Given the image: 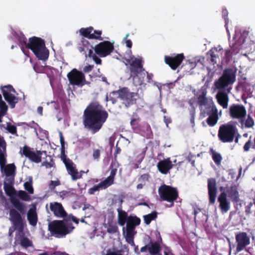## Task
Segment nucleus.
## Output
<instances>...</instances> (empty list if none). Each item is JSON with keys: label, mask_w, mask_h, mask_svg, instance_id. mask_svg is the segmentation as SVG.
<instances>
[{"label": "nucleus", "mask_w": 255, "mask_h": 255, "mask_svg": "<svg viewBox=\"0 0 255 255\" xmlns=\"http://www.w3.org/2000/svg\"><path fill=\"white\" fill-rule=\"evenodd\" d=\"M109 117L108 112L98 102H91L84 111L83 124L93 133L99 131Z\"/></svg>", "instance_id": "1"}, {"label": "nucleus", "mask_w": 255, "mask_h": 255, "mask_svg": "<svg viewBox=\"0 0 255 255\" xmlns=\"http://www.w3.org/2000/svg\"><path fill=\"white\" fill-rule=\"evenodd\" d=\"M10 202L15 207L14 209H10L9 210L10 219L14 227H15L16 232L15 234L14 244L18 245L23 238H25V234L23 232L24 224L23 219L20 213L23 214L25 212L26 207L18 199L14 197H11Z\"/></svg>", "instance_id": "2"}, {"label": "nucleus", "mask_w": 255, "mask_h": 255, "mask_svg": "<svg viewBox=\"0 0 255 255\" xmlns=\"http://www.w3.org/2000/svg\"><path fill=\"white\" fill-rule=\"evenodd\" d=\"M27 48L30 49L39 60L45 61L49 57L45 41L40 37L33 36L28 39Z\"/></svg>", "instance_id": "3"}, {"label": "nucleus", "mask_w": 255, "mask_h": 255, "mask_svg": "<svg viewBox=\"0 0 255 255\" xmlns=\"http://www.w3.org/2000/svg\"><path fill=\"white\" fill-rule=\"evenodd\" d=\"M236 70L232 68H226L222 76L214 82L215 88L219 90L225 89L236 81Z\"/></svg>", "instance_id": "4"}, {"label": "nucleus", "mask_w": 255, "mask_h": 255, "mask_svg": "<svg viewBox=\"0 0 255 255\" xmlns=\"http://www.w3.org/2000/svg\"><path fill=\"white\" fill-rule=\"evenodd\" d=\"M237 132V129L235 126L229 124H224L220 127L218 136L223 142H231L233 141Z\"/></svg>", "instance_id": "5"}, {"label": "nucleus", "mask_w": 255, "mask_h": 255, "mask_svg": "<svg viewBox=\"0 0 255 255\" xmlns=\"http://www.w3.org/2000/svg\"><path fill=\"white\" fill-rule=\"evenodd\" d=\"M158 194L162 201L171 203V206H173V202L176 200L179 196L176 188L165 184L159 187Z\"/></svg>", "instance_id": "6"}, {"label": "nucleus", "mask_w": 255, "mask_h": 255, "mask_svg": "<svg viewBox=\"0 0 255 255\" xmlns=\"http://www.w3.org/2000/svg\"><path fill=\"white\" fill-rule=\"evenodd\" d=\"M120 99L122 104L128 108L136 104L137 100L139 98L138 93L130 92L127 87H123L120 89Z\"/></svg>", "instance_id": "7"}, {"label": "nucleus", "mask_w": 255, "mask_h": 255, "mask_svg": "<svg viewBox=\"0 0 255 255\" xmlns=\"http://www.w3.org/2000/svg\"><path fill=\"white\" fill-rule=\"evenodd\" d=\"M48 229L52 235L57 238L63 237L70 232L64 222L60 220H55L50 223Z\"/></svg>", "instance_id": "8"}, {"label": "nucleus", "mask_w": 255, "mask_h": 255, "mask_svg": "<svg viewBox=\"0 0 255 255\" xmlns=\"http://www.w3.org/2000/svg\"><path fill=\"white\" fill-rule=\"evenodd\" d=\"M133 58L134 60L132 61V63L130 64L129 68L130 76L133 77L134 80L137 78L138 81H137L136 85L140 86L144 84V77L143 76L141 78L139 77L138 75L143 72L144 71V69L143 68L142 64V60L135 57Z\"/></svg>", "instance_id": "9"}, {"label": "nucleus", "mask_w": 255, "mask_h": 255, "mask_svg": "<svg viewBox=\"0 0 255 255\" xmlns=\"http://www.w3.org/2000/svg\"><path fill=\"white\" fill-rule=\"evenodd\" d=\"M67 78L70 84L72 85H76L81 87L86 84L84 74L75 68L72 69L68 73Z\"/></svg>", "instance_id": "10"}, {"label": "nucleus", "mask_w": 255, "mask_h": 255, "mask_svg": "<svg viewBox=\"0 0 255 255\" xmlns=\"http://www.w3.org/2000/svg\"><path fill=\"white\" fill-rule=\"evenodd\" d=\"M114 50V43L109 41L101 42L94 47L95 53L100 57H105L110 55Z\"/></svg>", "instance_id": "11"}, {"label": "nucleus", "mask_w": 255, "mask_h": 255, "mask_svg": "<svg viewBox=\"0 0 255 255\" xmlns=\"http://www.w3.org/2000/svg\"><path fill=\"white\" fill-rule=\"evenodd\" d=\"M229 115L232 119L238 120L240 121L246 117L247 110L243 105L233 104L229 108Z\"/></svg>", "instance_id": "12"}, {"label": "nucleus", "mask_w": 255, "mask_h": 255, "mask_svg": "<svg viewBox=\"0 0 255 255\" xmlns=\"http://www.w3.org/2000/svg\"><path fill=\"white\" fill-rule=\"evenodd\" d=\"M61 158L65 165L67 172L70 175L72 180L76 181L82 178V174L78 171L76 165L72 160L67 158L66 155H64V157H61Z\"/></svg>", "instance_id": "13"}, {"label": "nucleus", "mask_w": 255, "mask_h": 255, "mask_svg": "<svg viewBox=\"0 0 255 255\" xmlns=\"http://www.w3.org/2000/svg\"><path fill=\"white\" fill-rule=\"evenodd\" d=\"M236 252H240L246 249L250 243V237L246 232H242L236 234Z\"/></svg>", "instance_id": "14"}, {"label": "nucleus", "mask_w": 255, "mask_h": 255, "mask_svg": "<svg viewBox=\"0 0 255 255\" xmlns=\"http://www.w3.org/2000/svg\"><path fill=\"white\" fill-rule=\"evenodd\" d=\"M80 34L89 39H96L103 40L101 35L102 31L101 30H94L92 26L87 28H81L79 30Z\"/></svg>", "instance_id": "15"}, {"label": "nucleus", "mask_w": 255, "mask_h": 255, "mask_svg": "<svg viewBox=\"0 0 255 255\" xmlns=\"http://www.w3.org/2000/svg\"><path fill=\"white\" fill-rule=\"evenodd\" d=\"M184 58V54L180 53L174 56H165L164 61L172 70H175L180 66Z\"/></svg>", "instance_id": "16"}, {"label": "nucleus", "mask_w": 255, "mask_h": 255, "mask_svg": "<svg viewBox=\"0 0 255 255\" xmlns=\"http://www.w3.org/2000/svg\"><path fill=\"white\" fill-rule=\"evenodd\" d=\"M77 48L80 53L85 54L87 57V55L90 56L92 55L94 47L90 41L82 38L81 42L78 44Z\"/></svg>", "instance_id": "17"}, {"label": "nucleus", "mask_w": 255, "mask_h": 255, "mask_svg": "<svg viewBox=\"0 0 255 255\" xmlns=\"http://www.w3.org/2000/svg\"><path fill=\"white\" fill-rule=\"evenodd\" d=\"M208 190L209 198V203L213 204L215 202L217 195L216 182L215 178L208 179Z\"/></svg>", "instance_id": "18"}, {"label": "nucleus", "mask_w": 255, "mask_h": 255, "mask_svg": "<svg viewBox=\"0 0 255 255\" xmlns=\"http://www.w3.org/2000/svg\"><path fill=\"white\" fill-rule=\"evenodd\" d=\"M218 202L219 203V207L222 214L227 213L230 209V202L228 199L227 194L222 192L218 197Z\"/></svg>", "instance_id": "19"}, {"label": "nucleus", "mask_w": 255, "mask_h": 255, "mask_svg": "<svg viewBox=\"0 0 255 255\" xmlns=\"http://www.w3.org/2000/svg\"><path fill=\"white\" fill-rule=\"evenodd\" d=\"M49 208L57 217L65 218L67 217V213L62 205L60 203L56 202L50 203Z\"/></svg>", "instance_id": "20"}, {"label": "nucleus", "mask_w": 255, "mask_h": 255, "mask_svg": "<svg viewBox=\"0 0 255 255\" xmlns=\"http://www.w3.org/2000/svg\"><path fill=\"white\" fill-rule=\"evenodd\" d=\"M200 115L203 117L214 113H218V110L212 99H210L209 103L200 108Z\"/></svg>", "instance_id": "21"}, {"label": "nucleus", "mask_w": 255, "mask_h": 255, "mask_svg": "<svg viewBox=\"0 0 255 255\" xmlns=\"http://www.w3.org/2000/svg\"><path fill=\"white\" fill-rule=\"evenodd\" d=\"M157 167L159 171L163 174H166L170 169L173 167V164L169 158L159 161Z\"/></svg>", "instance_id": "22"}, {"label": "nucleus", "mask_w": 255, "mask_h": 255, "mask_svg": "<svg viewBox=\"0 0 255 255\" xmlns=\"http://www.w3.org/2000/svg\"><path fill=\"white\" fill-rule=\"evenodd\" d=\"M225 193L227 194V197L228 196L232 202L237 203L240 201L239 193L235 185L227 187Z\"/></svg>", "instance_id": "23"}, {"label": "nucleus", "mask_w": 255, "mask_h": 255, "mask_svg": "<svg viewBox=\"0 0 255 255\" xmlns=\"http://www.w3.org/2000/svg\"><path fill=\"white\" fill-rule=\"evenodd\" d=\"M141 220L136 216H129L127 222L126 231L136 232L135 227L140 225Z\"/></svg>", "instance_id": "24"}, {"label": "nucleus", "mask_w": 255, "mask_h": 255, "mask_svg": "<svg viewBox=\"0 0 255 255\" xmlns=\"http://www.w3.org/2000/svg\"><path fill=\"white\" fill-rule=\"evenodd\" d=\"M27 218L30 225L33 227L36 225L38 217L36 213V207L35 205H32L28 211Z\"/></svg>", "instance_id": "25"}, {"label": "nucleus", "mask_w": 255, "mask_h": 255, "mask_svg": "<svg viewBox=\"0 0 255 255\" xmlns=\"http://www.w3.org/2000/svg\"><path fill=\"white\" fill-rule=\"evenodd\" d=\"M216 97L218 104L223 109H227L229 100L227 94L225 91H220L218 92Z\"/></svg>", "instance_id": "26"}, {"label": "nucleus", "mask_w": 255, "mask_h": 255, "mask_svg": "<svg viewBox=\"0 0 255 255\" xmlns=\"http://www.w3.org/2000/svg\"><path fill=\"white\" fill-rule=\"evenodd\" d=\"M240 124L242 126V127L245 128H253L255 126V121L250 114L247 115L246 118H244L243 119H241L239 121Z\"/></svg>", "instance_id": "27"}, {"label": "nucleus", "mask_w": 255, "mask_h": 255, "mask_svg": "<svg viewBox=\"0 0 255 255\" xmlns=\"http://www.w3.org/2000/svg\"><path fill=\"white\" fill-rule=\"evenodd\" d=\"M149 240L148 252L151 255H157L161 251V247L159 244L157 242H153L149 236H148Z\"/></svg>", "instance_id": "28"}, {"label": "nucleus", "mask_w": 255, "mask_h": 255, "mask_svg": "<svg viewBox=\"0 0 255 255\" xmlns=\"http://www.w3.org/2000/svg\"><path fill=\"white\" fill-rule=\"evenodd\" d=\"M207 92L205 89L201 91V94L197 97V104L199 106V109L204 107V106L207 104L210 101L211 99H208L207 97Z\"/></svg>", "instance_id": "29"}, {"label": "nucleus", "mask_w": 255, "mask_h": 255, "mask_svg": "<svg viewBox=\"0 0 255 255\" xmlns=\"http://www.w3.org/2000/svg\"><path fill=\"white\" fill-rule=\"evenodd\" d=\"M224 50L222 48L218 49L217 48H212L209 51L210 55V62L213 65L217 63V59H219V54H222Z\"/></svg>", "instance_id": "30"}, {"label": "nucleus", "mask_w": 255, "mask_h": 255, "mask_svg": "<svg viewBox=\"0 0 255 255\" xmlns=\"http://www.w3.org/2000/svg\"><path fill=\"white\" fill-rule=\"evenodd\" d=\"M140 118L138 115L136 113H133L130 122V124L132 129L135 132H138L140 130Z\"/></svg>", "instance_id": "31"}, {"label": "nucleus", "mask_w": 255, "mask_h": 255, "mask_svg": "<svg viewBox=\"0 0 255 255\" xmlns=\"http://www.w3.org/2000/svg\"><path fill=\"white\" fill-rule=\"evenodd\" d=\"M118 212V222L121 226H124L127 223L128 219L129 217L127 212L122 210L121 208L117 209Z\"/></svg>", "instance_id": "32"}, {"label": "nucleus", "mask_w": 255, "mask_h": 255, "mask_svg": "<svg viewBox=\"0 0 255 255\" xmlns=\"http://www.w3.org/2000/svg\"><path fill=\"white\" fill-rule=\"evenodd\" d=\"M3 97L11 109L15 108V104L18 103L19 100L18 98L12 94H8L6 92H3Z\"/></svg>", "instance_id": "33"}, {"label": "nucleus", "mask_w": 255, "mask_h": 255, "mask_svg": "<svg viewBox=\"0 0 255 255\" xmlns=\"http://www.w3.org/2000/svg\"><path fill=\"white\" fill-rule=\"evenodd\" d=\"M110 186L104 181V180H103L98 184L95 185L93 187L89 189L88 193L91 195L94 194L96 191L107 189Z\"/></svg>", "instance_id": "34"}, {"label": "nucleus", "mask_w": 255, "mask_h": 255, "mask_svg": "<svg viewBox=\"0 0 255 255\" xmlns=\"http://www.w3.org/2000/svg\"><path fill=\"white\" fill-rule=\"evenodd\" d=\"M44 153L45 156H47V152L46 151L37 150L36 152H32L29 159L34 162L39 163L41 161V156Z\"/></svg>", "instance_id": "35"}, {"label": "nucleus", "mask_w": 255, "mask_h": 255, "mask_svg": "<svg viewBox=\"0 0 255 255\" xmlns=\"http://www.w3.org/2000/svg\"><path fill=\"white\" fill-rule=\"evenodd\" d=\"M209 153L212 156V158L215 163L219 166L221 164L223 157L220 153L217 152L213 148H211L209 150Z\"/></svg>", "instance_id": "36"}, {"label": "nucleus", "mask_w": 255, "mask_h": 255, "mask_svg": "<svg viewBox=\"0 0 255 255\" xmlns=\"http://www.w3.org/2000/svg\"><path fill=\"white\" fill-rule=\"evenodd\" d=\"M118 98L120 99V89L111 92L109 96L107 95L106 96V101L107 102L108 101H111L112 104H114L117 102Z\"/></svg>", "instance_id": "37"}, {"label": "nucleus", "mask_w": 255, "mask_h": 255, "mask_svg": "<svg viewBox=\"0 0 255 255\" xmlns=\"http://www.w3.org/2000/svg\"><path fill=\"white\" fill-rule=\"evenodd\" d=\"M208 116L209 117L206 120L207 123L210 127L214 126L217 123L219 119L218 113H214Z\"/></svg>", "instance_id": "38"}, {"label": "nucleus", "mask_w": 255, "mask_h": 255, "mask_svg": "<svg viewBox=\"0 0 255 255\" xmlns=\"http://www.w3.org/2000/svg\"><path fill=\"white\" fill-rule=\"evenodd\" d=\"M157 217V212L155 211L143 216V220L146 225H149L151 222Z\"/></svg>", "instance_id": "39"}, {"label": "nucleus", "mask_w": 255, "mask_h": 255, "mask_svg": "<svg viewBox=\"0 0 255 255\" xmlns=\"http://www.w3.org/2000/svg\"><path fill=\"white\" fill-rule=\"evenodd\" d=\"M233 38L235 40V43L233 45L234 47L240 46L245 42V38L240 32H236Z\"/></svg>", "instance_id": "40"}, {"label": "nucleus", "mask_w": 255, "mask_h": 255, "mask_svg": "<svg viewBox=\"0 0 255 255\" xmlns=\"http://www.w3.org/2000/svg\"><path fill=\"white\" fill-rule=\"evenodd\" d=\"M117 169L116 168H112L110 172V175L106 178L104 181L109 186H111L114 181L115 177L116 174Z\"/></svg>", "instance_id": "41"}, {"label": "nucleus", "mask_w": 255, "mask_h": 255, "mask_svg": "<svg viewBox=\"0 0 255 255\" xmlns=\"http://www.w3.org/2000/svg\"><path fill=\"white\" fill-rule=\"evenodd\" d=\"M3 189L5 193L8 196L15 194L16 190L9 183L4 182L3 183Z\"/></svg>", "instance_id": "42"}, {"label": "nucleus", "mask_w": 255, "mask_h": 255, "mask_svg": "<svg viewBox=\"0 0 255 255\" xmlns=\"http://www.w3.org/2000/svg\"><path fill=\"white\" fill-rule=\"evenodd\" d=\"M15 166L13 163L8 164L6 165H5L4 167L3 168L5 175L7 176L11 175L15 170Z\"/></svg>", "instance_id": "43"}, {"label": "nucleus", "mask_w": 255, "mask_h": 255, "mask_svg": "<svg viewBox=\"0 0 255 255\" xmlns=\"http://www.w3.org/2000/svg\"><path fill=\"white\" fill-rule=\"evenodd\" d=\"M252 136H250V139L246 142L244 145L243 149L244 151L248 152L249 151L251 147L253 149H255V136L254 139V144H252L251 140Z\"/></svg>", "instance_id": "44"}, {"label": "nucleus", "mask_w": 255, "mask_h": 255, "mask_svg": "<svg viewBox=\"0 0 255 255\" xmlns=\"http://www.w3.org/2000/svg\"><path fill=\"white\" fill-rule=\"evenodd\" d=\"M18 197L22 200L29 201L30 200V196L25 191L19 190L17 193Z\"/></svg>", "instance_id": "45"}, {"label": "nucleus", "mask_w": 255, "mask_h": 255, "mask_svg": "<svg viewBox=\"0 0 255 255\" xmlns=\"http://www.w3.org/2000/svg\"><path fill=\"white\" fill-rule=\"evenodd\" d=\"M18 245H20L21 246L24 248H27L32 246V243L27 237H25L22 239Z\"/></svg>", "instance_id": "46"}, {"label": "nucleus", "mask_w": 255, "mask_h": 255, "mask_svg": "<svg viewBox=\"0 0 255 255\" xmlns=\"http://www.w3.org/2000/svg\"><path fill=\"white\" fill-rule=\"evenodd\" d=\"M136 233V232H129L126 231L125 238L127 242L129 244L134 240V236Z\"/></svg>", "instance_id": "47"}, {"label": "nucleus", "mask_w": 255, "mask_h": 255, "mask_svg": "<svg viewBox=\"0 0 255 255\" xmlns=\"http://www.w3.org/2000/svg\"><path fill=\"white\" fill-rule=\"evenodd\" d=\"M1 90L2 91V94L3 92H6L8 94H11V92L15 93V90L10 85H7L1 87Z\"/></svg>", "instance_id": "48"}, {"label": "nucleus", "mask_w": 255, "mask_h": 255, "mask_svg": "<svg viewBox=\"0 0 255 255\" xmlns=\"http://www.w3.org/2000/svg\"><path fill=\"white\" fill-rule=\"evenodd\" d=\"M5 152L2 151L1 149L0 148V167L1 170L4 167L6 160L5 157L4 153Z\"/></svg>", "instance_id": "49"}, {"label": "nucleus", "mask_w": 255, "mask_h": 255, "mask_svg": "<svg viewBox=\"0 0 255 255\" xmlns=\"http://www.w3.org/2000/svg\"><path fill=\"white\" fill-rule=\"evenodd\" d=\"M102 149L103 148L102 146L100 147V148L93 149L92 156L94 160H99L101 155V152Z\"/></svg>", "instance_id": "50"}, {"label": "nucleus", "mask_w": 255, "mask_h": 255, "mask_svg": "<svg viewBox=\"0 0 255 255\" xmlns=\"http://www.w3.org/2000/svg\"><path fill=\"white\" fill-rule=\"evenodd\" d=\"M119 231V229H118V226L115 225V224H110L108 225V228H107V232L110 233V234H115L117 232H118Z\"/></svg>", "instance_id": "51"}, {"label": "nucleus", "mask_w": 255, "mask_h": 255, "mask_svg": "<svg viewBox=\"0 0 255 255\" xmlns=\"http://www.w3.org/2000/svg\"><path fill=\"white\" fill-rule=\"evenodd\" d=\"M24 189L30 194H33L34 189L32 185V181H27L24 183Z\"/></svg>", "instance_id": "52"}, {"label": "nucleus", "mask_w": 255, "mask_h": 255, "mask_svg": "<svg viewBox=\"0 0 255 255\" xmlns=\"http://www.w3.org/2000/svg\"><path fill=\"white\" fill-rule=\"evenodd\" d=\"M8 107L6 103L3 101H0V115H6Z\"/></svg>", "instance_id": "53"}, {"label": "nucleus", "mask_w": 255, "mask_h": 255, "mask_svg": "<svg viewBox=\"0 0 255 255\" xmlns=\"http://www.w3.org/2000/svg\"><path fill=\"white\" fill-rule=\"evenodd\" d=\"M33 151H32L30 147L27 145H24L23 147L22 154L26 157L29 158Z\"/></svg>", "instance_id": "54"}, {"label": "nucleus", "mask_w": 255, "mask_h": 255, "mask_svg": "<svg viewBox=\"0 0 255 255\" xmlns=\"http://www.w3.org/2000/svg\"><path fill=\"white\" fill-rule=\"evenodd\" d=\"M6 129L9 133L12 134H15L17 132L16 127L15 126L12 125L10 124H8L7 125Z\"/></svg>", "instance_id": "55"}, {"label": "nucleus", "mask_w": 255, "mask_h": 255, "mask_svg": "<svg viewBox=\"0 0 255 255\" xmlns=\"http://www.w3.org/2000/svg\"><path fill=\"white\" fill-rule=\"evenodd\" d=\"M60 141L61 145V149L62 157H64V155H66L65 154V141H64V137L61 133H60Z\"/></svg>", "instance_id": "56"}, {"label": "nucleus", "mask_w": 255, "mask_h": 255, "mask_svg": "<svg viewBox=\"0 0 255 255\" xmlns=\"http://www.w3.org/2000/svg\"><path fill=\"white\" fill-rule=\"evenodd\" d=\"M232 58V53L230 50H226L225 51L224 59L226 62H229Z\"/></svg>", "instance_id": "57"}, {"label": "nucleus", "mask_w": 255, "mask_h": 255, "mask_svg": "<svg viewBox=\"0 0 255 255\" xmlns=\"http://www.w3.org/2000/svg\"><path fill=\"white\" fill-rule=\"evenodd\" d=\"M20 125L26 126L30 127L32 128L36 129V126H37V124L36 123H35L34 121H32L28 123H26V122L22 123Z\"/></svg>", "instance_id": "58"}, {"label": "nucleus", "mask_w": 255, "mask_h": 255, "mask_svg": "<svg viewBox=\"0 0 255 255\" xmlns=\"http://www.w3.org/2000/svg\"><path fill=\"white\" fill-rule=\"evenodd\" d=\"M89 57H92L93 58V60L95 61V62L96 64H99V65H101L102 64L101 59L97 56L96 54H94L93 52L92 55Z\"/></svg>", "instance_id": "59"}, {"label": "nucleus", "mask_w": 255, "mask_h": 255, "mask_svg": "<svg viewBox=\"0 0 255 255\" xmlns=\"http://www.w3.org/2000/svg\"><path fill=\"white\" fill-rule=\"evenodd\" d=\"M129 33H127L126 36L124 37V39L125 40L126 46L129 48H130L132 46V43L130 39H127L128 37L129 36Z\"/></svg>", "instance_id": "60"}, {"label": "nucleus", "mask_w": 255, "mask_h": 255, "mask_svg": "<svg viewBox=\"0 0 255 255\" xmlns=\"http://www.w3.org/2000/svg\"><path fill=\"white\" fill-rule=\"evenodd\" d=\"M254 203L250 202L245 207V213L246 215H249L251 214V208Z\"/></svg>", "instance_id": "61"}, {"label": "nucleus", "mask_w": 255, "mask_h": 255, "mask_svg": "<svg viewBox=\"0 0 255 255\" xmlns=\"http://www.w3.org/2000/svg\"><path fill=\"white\" fill-rule=\"evenodd\" d=\"M19 41L22 46H24L27 48V39L24 36H22L19 38Z\"/></svg>", "instance_id": "62"}, {"label": "nucleus", "mask_w": 255, "mask_h": 255, "mask_svg": "<svg viewBox=\"0 0 255 255\" xmlns=\"http://www.w3.org/2000/svg\"><path fill=\"white\" fill-rule=\"evenodd\" d=\"M6 142L3 138H0V148L1 149L2 151H6Z\"/></svg>", "instance_id": "63"}, {"label": "nucleus", "mask_w": 255, "mask_h": 255, "mask_svg": "<svg viewBox=\"0 0 255 255\" xmlns=\"http://www.w3.org/2000/svg\"><path fill=\"white\" fill-rule=\"evenodd\" d=\"M67 217V220H72L76 224H78L79 220L72 214L69 215Z\"/></svg>", "instance_id": "64"}]
</instances>
